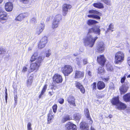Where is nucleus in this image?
Wrapping results in <instances>:
<instances>
[{"label":"nucleus","instance_id":"58","mask_svg":"<svg viewBox=\"0 0 130 130\" xmlns=\"http://www.w3.org/2000/svg\"><path fill=\"white\" fill-rule=\"evenodd\" d=\"M109 79V78L108 77L104 78L103 79V80L105 82H107L108 81Z\"/></svg>","mask_w":130,"mask_h":130},{"label":"nucleus","instance_id":"26","mask_svg":"<svg viewBox=\"0 0 130 130\" xmlns=\"http://www.w3.org/2000/svg\"><path fill=\"white\" fill-rule=\"evenodd\" d=\"M33 80V77L30 76L28 79L27 82V85L28 87H30L31 85Z\"/></svg>","mask_w":130,"mask_h":130},{"label":"nucleus","instance_id":"9","mask_svg":"<svg viewBox=\"0 0 130 130\" xmlns=\"http://www.w3.org/2000/svg\"><path fill=\"white\" fill-rule=\"evenodd\" d=\"M40 66V64L36 62L31 63L30 64V69L29 70V72H31L34 70H37Z\"/></svg>","mask_w":130,"mask_h":130},{"label":"nucleus","instance_id":"31","mask_svg":"<svg viewBox=\"0 0 130 130\" xmlns=\"http://www.w3.org/2000/svg\"><path fill=\"white\" fill-rule=\"evenodd\" d=\"M44 58V56H39L37 57L36 62L41 65V63L43 61Z\"/></svg>","mask_w":130,"mask_h":130},{"label":"nucleus","instance_id":"24","mask_svg":"<svg viewBox=\"0 0 130 130\" xmlns=\"http://www.w3.org/2000/svg\"><path fill=\"white\" fill-rule=\"evenodd\" d=\"M38 55V53L37 52H35L33 55L31 56L30 58V61L31 62L35 61L37 60Z\"/></svg>","mask_w":130,"mask_h":130},{"label":"nucleus","instance_id":"21","mask_svg":"<svg viewBox=\"0 0 130 130\" xmlns=\"http://www.w3.org/2000/svg\"><path fill=\"white\" fill-rule=\"evenodd\" d=\"M82 58L81 57H77L76 58V62L77 64L79 67H81L82 66Z\"/></svg>","mask_w":130,"mask_h":130},{"label":"nucleus","instance_id":"44","mask_svg":"<svg viewBox=\"0 0 130 130\" xmlns=\"http://www.w3.org/2000/svg\"><path fill=\"white\" fill-rule=\"evenodd\" d=\"M101 1L108 5H109L110 4V1L107 0H102Z\"/></svg>","mask_w":130,"mask_h":130},{"label":"nucleus","instance_id":"48","mask_svg":"<svg viewBox=\"0 0 130 130\" xmlns=\"http://www.w3.org/2000/svg\"><path fill=\"white\" fill-rule=\"evenodd\" d=\"M47 87V85H45L42 89L41 92H42V93H44Z\"/></svg>","mask_w":130,"mask_h":130},{"label":"nucleus","instance_id":"14","mask_svg":"<svg viewBox=\"0 0 130 130\" xmlns=\"http://www.w3.org/2000/svg\"><path fill=\"white\" fill-rule=\"evenodd\" d=\"M45 25L44 24H40L36 29V33L39 35L43 31Z\"/></svg>","mask_w":130,"mask_h":130},{"label":"nucleus","instance_id":"41","mask_svg":"<svg viewBox=\"0 0 130 130\" xmlns=\"http://www.w3.org/2000/svg\"><path fill=\"white\" fill-rule=\"evenodd\" d=\"M57 106L56 104L54 105L52 107L53 112L55 113L56 112L57 109Z\"/></svg>","mask_w":130,"mask_h":130},{"label":"nucleus","instance_id":"60","mask_svg":"<svg viewBox=\"0 0 130 130\" xmlns=\"http://www.w3.org/2000/svg\"><path fill=\"white\" fill-rule=\"evenodd\" d=\"M127 60L128 64L130 66V57H128L127 58Z\"/></svg>","mask_w":130,"mask_h":130},{"label":"nucleus","instance_id":"16","mask_svg":"<svg viewBox=\"0 0 130 130\" xmlns=\"http://www.w3.org/2000/svg\"><path fill=\"white\" fill-rule=\"evenodd\" d=\"M84 72L76 71L75 73L74 78H82L84 77Z\"/></svg>","mask_w":130,"mask_h":130},{"label":"nucleus","instance_id":"57","mask_svg":"<svg viewBox=\"0 0 130 130\" xmlns=\"http://www.w3.org/2000/svg\"><path fill=\"white\" fill-rule=\"evenodd\" d=\"M64 101V99L62 98L60 99L59 100V103L61 104H62L63 103Z\"/></svg>","mask_w":130,"mask_h":130},{"label":"nucleus","instance_id":"34","mask_svg":"<svg viewBox=\"0 0 130 130\" xmlns=\"http://www.w3.org/2000/svg\"><path fill=\"white\" fill-rule=\"evenodd\" d=\"M47 42V38L46 36H44L43 37L40 41L41 43H43L44 44H46Z\"/></svg>","mask_w":130,"mask_h":130},{"label":"nucleus","instance_id":"15","mask_svg":"<svg viewBox=\"0 0 130 130\" xmlns=\"http://www.w3.org/2000/svg\"><path fill=\"white\" fill-rule=\"evenodd\" d=\"M28 16L27 13H24L20 14L15 18L16 21H21L24 19Z\"/></svg>","mask_w":130,"mask_h":130},{"label":"nucleus","instance_id":"46","mask_svg":"<svg viewBox=\"0 0 130 130\" xmlns=\"http://www.w3.org/2000/svg\"><path fill=\"white\" fill-rule=\"evenodd\" d=\"M36 20L35 18H33L30 20V22L33 23H36Z\"/></svg>","mask_w":130,"mask_h":130},{"label":"nucleus","instance_id":"3","mask_svg":"<svg viewBox=\"0 0 130 130\" xmlns=\"http://www.w3.org/2000/svg\"><path fill=\"white\" fill-rule=\"evenodd\" d=\"M111 102L113 104L116 105L117 108L119 109H124L126 108L125 104L119 102L118 96L113 98Z\"/></svg>","mask_w":130,"mask_h":130},{"label":"nucleus","instance_id":"11","mask_svg":"<svg viewBox=\"0 0 130 130\" xmlns=\"http://www.w3.org/2000/svg\"><path fill=\"white\" fill-rule=\"evenodd\" d=\"M72 7V6L69 4H64L62 7V14L63 16H65L67 14L68 10Z\"/></svg>","mask_w":130,"mask_h":130},{"label":"nucleus","instance_id":"23","mask_svg":"<svg viewBox=\"0 0 130 130\" xmlns=\"http://www.w3.org/2000/svg\"><path fill=\"white\" fill-rule=\"evenodd\" d=\"M124 100L126 102H130V93L124 95L123 97Z\"/></svg>","mask_w":130,"mask_h":130},{"label":"nucleus","instance_id":"56","mask_svg":"<svg viewBox=\"0 0 130 130\" xmlns=\"http://www.w3.org/2000/svg\"><path fill=\"white\" fill-rule=\"evenodd\" d=\"M7 89L6 88V87L5 92V100H6V102H7V97H8V96H7L8 94H7Z\"/></svg>","mask_w":130,"mask_h":130},{"label":"nucleus","instance_id":"7","mask_svg":"<svg viewBox=\"0 0 130 130\" xmlns=\"http://www.w3.org/2000/svg\"><path fill=\"white\" fill-rule=\"evenodd\" d=\"M76 126L75 125L70 122H68L65 125V130H76Z\"/></svg>","mask_w":130,"mask_h":130},{"label":"nucleus","instance_id":"5","mask_svg":"<svg viewBox=\"0 0 130 130\" xmlns=\"http://www.w3.org/2000/svg\"><path fill=\"white\" fill-rule=\"evenodd\" d=\"M129 88V84L125 83L122 85L119 88V90L121 94H124L127 91Z\"/></svg>","mask_w":130,"mask_h":130},{"label":"nucleus","instance_id":"1","mask_svg":"<svg viewBox=\"0 0 130 130\" xmlns=\"http://www.w3.org/2000/svg\"><path fill=\"white\" fill-rule=\"evenodd\" d=\"M100 30L99 27L89 29L87 35L83 39L84 45L86 47H92L98 38L97 37H93L90 33L94 32L99 35L100 34Z\"/></svg>","mask_w":130,"mask_h":130},{"label":"nucleus","instance_id":"38","mask_svg":"<svg viewBox=\"0 0 130 130\" xmlns=\"http://www.w3.org/2000/svg\"><path fill=\"white\" fill-rule=\"evenodd\" d=\"M109 28L107 29V31H106L105 32L106 33L107 31H109V30L111 31H113V25L112 24H110L109 26Z\"/></svg>","mask_w":130,"mask_h":130},{"label":"nucleus","instance_id":"49","mask_svg":"<svg viewBox=\"0 0 130 130\" xmlns=\"http://www.w3.org/2000/svg\"><path fill=\"white\" fill-rule=\"evenodd\" d=\"M14 100L15 101V105H16L17 104V103L18 97L17 94L15 95L14 94Z\"/></svg>","mask_w":130,"mask_h":130},{"label":"nucleus","instance_id":"25","mask_svg":"<svg viewBox=\"0 0 130 130\" xmlns=\"http://www.w3.org/2000/svg\"><path fill=\"white\" fill-rule=\"evenodd\" d=\"M59 23L58 21L54 20L52 25V28L54 29L58 27L59 25Z\"/></svg>","mask_w":130,"mask_h":130},{"label":"nucleus","instance_id":"6","mask_svg":"<svg viewBox=\"0 0 130 130\" xmlns=\"http://www.w3.org/2000/svg\"><path fill=\"white\" fill-rule=\"evenodd\" d=\"M53 79L54 82L56 84L61 83L63 80L62 76L57 73L54 75Z\"/></svg>","mask_w":130,"mask_h":130},{"label":"nucleus","instance_id":"30","mask_svg":"<svg viewBox=\"0 0 130 130\" xmlns=\"http://www.w3.org/2000/svg\"><path fill=\"white\" fill-rule=\"evenodd\" d=\"M105 73L103 67H99L98 69V73L100 75H103Z\"/></svg>","mask_w":130,"mask_h":130},{"label":"nucleus","instance_id":"39","mask_svg":"<svg viewBox=\"0 0 130 130\" xmlns=\"http://www.w3.org/2000/svg\"><path fill=\"white\" fill-rule=\"evenodd\" d=\"M45 44H44L43 43L40 42L38 45V48L40 49L43 48L45 46Z\"/></svg>","mask_w":130,"mask_h":130},{"label":"nucleus","instance_id":"64","mask_svg":"<svg viewBox=\"0 0 130 130\" xmlns=\"http://www.w3.org/2000/svg\"><path fill=\"white\" fill-rule=\"evenodd\" d=\"M108 117L109 118H112V115H109Z\"/></svg>","mask_w":130,"mask_h":130},{"label":"nucleus","instance_id":"55","mask_svg":"<svg viewBox=\"0 0 130 130\" xmlns=\"http://www.w3.org/2000/svg\"><path fill=\"white\" fill-rule=\"evenodd\" d=\"M96 83L95 82H94L92 85V86H93V90H95L96 89Z\"/></svg>","mask_w":130,"mask_h":130},{"label":"nucleus","instance_id":"29","mask_svg":"<svg viewBox=\"0 0 130 130\" xmlns=\"http://www.w3.org/2000/svg\"><path fill=\"white\" fill-rule=\"evenodd\" d=\"M98 23V22L97 21L91 19L88 20L87 22V24L89 25H90Z\"/></svg>","mask_w":130,"mask_h":130},{"label":"nucleus","instance_id":"28","mask_svg":"<svg viewBox=\"0 0 130 130\" xmlns=\"http://www.w3.org/2000/svg\"><path fill=\"white\" fill-rule=\"evenodd\" d=\"M93 6L96 8H103L104 6L103 4L101 3H96L93 4Z\"/></svg>","mask_w":130,"mask_h":130},{"label":"nucleus","instance_id":"59","mask_svg":"<svg viewBox=\"0 0 130 130\" xmlns=\"http://www.w3.org/2000/svg\"><path fill=\"white\" fill-rule=\"evenodd\" d=\"M54 93V92H53L52 90L51 91H49L48 92L49 94L51 96Z\"/></svg>","mask_w":130,"mask_h":130},{"label":"nucleus","instance_id":"32","mask_svg":"<svg viewBox=\"0 0 130 130\" xmlns=\"http://www.w3.org/2000/svg\"><path fill=\"white\" fill-rule=\"evenodd\" d=\"M81 118V115L78 113H76L74 115V118L76 120L79 121Z\"/></svg>","mask_w":130,"mask_h":130},{"label":"nucleus","instance_id":"17","mask_svg":"<svg viewBox=\"0 0 130 130\" xmlns=\"http://www.w3.org/2000/svg\"><path fill=\"white\" fill-rule=\"evenodd\" d=\"M5 8L7 11H10L12 10L13 8V5L11 2L6 3L5 5Z\"/></svg>","mask_w":130,"mask_h":130},{"label":"nucleus","instance_id":"10","mask_svg":"<svg viewBox=\"0 0 130 130\" xmlns=\"http://www.w3.org/2000/svg\"><path fill=\"white\" fill-rule=\"evenodd\" d=\"M97 51L100 53L103 52L105 50L104 44L102 42H99L97 44L96 47Z\"/></svg>","mask_w":130,"mask_h":130},{"label":"nucleus","instance_id":"45","mask_svg":"<svg viewBox=\"0 0 130 130\" xmlns=\"http://www.w3.org/2000/svg\"><path fill=\"white\" fill-rule=\"evenodd\" d=\"M46 56L47 57H49L51 54V51L50 50H48L46 53Z\"/></svg>","mask_w":130,"mask_h":130},{"label":"nucleus","instance_id":"43","mask_svg":"<svg viewBox=\"0 0 130 130\" xmlns=\"http://www.w3.org/2000/svg\"><path fill=\"white\" fill-rule=\"evenodd\" d=\"M107 69L108 71H112L113 70V67L111 65H108L107 66Z\"/></svg>","mask_w":130,"mask_h":130},{"label":"nucleus","instance_id":"27","mask_svg":"<svg viewBox=\"0 0 130 130\" xmlns=\"http://www.w3.org/2000/svg\"><path fill=\"white\" fill-rule=\"evenodd\" d=\"M88 12L90 14H97L98 15H101V13L98 11L93 10H90Z\"/></svg>","mask_w":130,"mask_h":130},{"label":"nucleus","instance_id":"54","mask_svg":"<svg viewBox=\"0 0 130 130\" xmlns=\"http://www.w3.org/2000/svg\"><path fill=\"white\" fill-rule=\"evenodd\" d=\"M27 70V68L25 66H24L22 70V72H25Z\"/></svg>","mask_w":130,"mask_h":130},{"label":"nucleus","instance_id":"61","mask_svg":"<svg viewBox=\"0 0 130 130\" xmlns=\"http://www.w3.org/2000/svg\"><path fill=\"white\" fill-rule=\"evenodd\" d=\"M44 94V93H42V92H41V93L39 95V98L40 99L41 98V97L42 95H43Z\"/></svg>","mask_w":130,"mask_h":130},{"label":"nucleus","instance_id":"47","mask_svg":"<svg viewBox=\"0 0 130 130\" xmlns=\"http://www.w3.org/2000/svg\"><path fill=\"white\" fill-rule=\"evenodd\" d=\"M47 87V85H45L42 89L41 92H42V93H44Z\"/></svg>","mask_w":130,"mask_h":130},{"label":"nucleus","instance_id":"8","mask_svg":"<svg viewBox=\"0 0 130 130\" xmlns=\"http://www.w3.org/2000/svg\"><path fill=\"white\" fill-rule=\"evenodd\" d=\"M7 19V14L2 11H0V21L2 23L6 22Z\"/></svg>","mask_w":130,"mask_h":130},{"label":"nucleus","instance_id":"53","mask_svg":"<svg viewBox=\"0 0 130 130\" xmlns=\"http://www.w3.org/2000/svg\"><path fill=\"white\" fill-rule=\"evenodd\" d=\"M126 79V77L125 76H124L121 78V82L122 83H123L124 82L125 80Z\"/></svg>","mask_w":130,"mask_h":130},{"label":"nucleus","instance_id":"12","mask_svg":"<svg viewBox=\"0 0 130 130\" xmlns=\"http://www.w3.org/2000/svg\"><path fill=\"white\" fill-rule=\"evenodd\" d=\"M84 112L85 115L86 117L87 120H89V124H91L93 123V121L91 119L89 113V110L87 108H85L84 110Z\"/></svg>","mask_w":130,"mask_h":130},{"label":"nucleus","instance_id":"52","mask_svg":"<svg viewBox=\"0 0 130 130\" xmlns=\"http://www.w3.org/2000/svg\"><path fill=\"white\" fill-rule=\"evenodd\" d=\"M109 88L110 89H114L115 87H114V85L112 83H111L110 84Z\"/></svg>","mask_w":130,"mask_h":130},{"label":"nucleus","instance_id":"22","mask_svg":"<svg viewBox=\"0 0 130 130\" xmlns=\"http://www.w3.org/2000/svg\"><path fill=\"white\" fill-rule=\"evenodd\" d=\"M98 88L100 90L103 89L105 87V85L104 83L101 81H99L97 84Z\"/></svg>","mask_w":130,"mask_h":130},{"label":"nucleus","instance_id":"36","mask_svg":"<svg viewBox=\"0 0 130 130\" xmlns=\"http://www.w3.org/2000/svg\"><path fill=\"white\" fill-rule=\"evenodd\" d=\"M47 123H49L51 122V120L53 118V116L51 114L49 113L48 115Z\"/></svg>","mask_w":130,"mask_h":130},{"label":"nucleus","instance_id":"62","mask_svg":"<svg viewBox=\"0 0 130 130\" xmlns=\"http://www.w3.org/2000/svg\"><path fill=\"white\" fill-rule=\"evenodd\" d=\"M87 74L89 76H91L92 73L91 72L89 71L87 72Z\"/></svg>","mask_w":130,"mask_h":130},{"label":"nucleus","instance_id":"40","mask_svg":"<svg viewBox=\"0 0 130 130\" xmlns=\"http://www.w3.org/2000/svg\"><path fill=\"white\" fill-rule=\"evenodd\" d=\"M45 44H44L43 43L40 42L38 45V48L40 49L43 48L45 46Z\"/></svg>","mask_w":130,"mask_h":130},{"label":"nucleus","instance_id":"19","mask_svg":"<svg viewBox=\"0 0 130 130\" xmlns=\"http://www.w3.org/2000/svg\"><path fill=\"white\" fill-rule=\"evenodd\" d=\"M75 84L76 87L79 89L82 93H85V89L80 83L79 82H76Z\"/></svg>","mask_w":130,"mask_h":130},{"label":"nucleus","instance_id":"37","mask_svg":"<svg viewBox=\"0 0 130 130\" xmlns=\"http://www.w3.org/2000/svg\"><path fill=\"white\" fill-rule=\"evenodd\" d=\"M70 118L69 115H66L64 117L62 120V121L63 123H64L66 121L70 120Z\"/></svg>","mask_w":130,"mask_h":130},{"label":"nucleus","instance_id":"18","mask_svg":"<svg viewBox=\"0 0 130 130\" xmlns=\"http://www.w3.org/2000/svg\"><path fill=\"white\" fill-rule=\"evenodd\" d=\"M67 100L70 105H72L74 106H76L75 99L73 96L71 95L67 99Z\"/></svg>","mask_w":130,"mask_h":130},{"label":"nucleus","instance_id":"35","mask_svg":"<svg viewBox=\"0 0 130 130\" xmlns=\"http://www.w3.org/2000/svg\"><path fill=\"white\" fill-rule=\"evenodd\" d=\"M61 15L58 14L56 15L55 17V18L54 20H56L58 22H59L61 20Z\"/></svg>","mask_w":130,"mask_h":130},{"label":"nucleus","instance_id":"63","mask_svg":"<svg viewBox=\"0 0 130 130\" xmlns=\"http://www.w3.org/2000/svg\"><path fill=\"white\" fill-rule=\"evenodd\" d=\"M50 17H48V18H47L46 19V21H48L50 20Z\"/></svg>","mask_w":130,"mask_h":130},{"label":"nucleus","instance_id":"13","mask_svg":"<svg viewBox=\"0 0 130 130\" xmlns=\"http://www.w3.org/2000/svg\"><path fill=\"white\" fill-rule=\"evenodd\" d=\"M97 60L99 63L101 65H104L106 62V59L103 55H100L97 57Z\"/></svg>","mask_w":130,"mask_h":130},{"label":"nucleus","instance_id":"42","mask_svg":"<svg viewBox=\"0 0 130 130\" xmlns=\"http://www.w3.org/2000/svg\"><path fill=\"white\" fill-rule=\"evenodd\" d=\"M82 60V66L88 63L87 59V58L84 59Z\"/></svg>","mask_w":130,"mask_h":130},{"label":"nucleus","instance_id":"50","mask_svg":"<svg viewBox=\"0 0 130 130\" xmlns=\"http://www.w3.org/2000/svg\"><path fill=\"white\" fill-rule=\"evenodd\" d=\"M20 1L24 4H27L28 3L29 0H20Z\"/></svg>","mask_w":130,"mask_h":130},{"label":"nucleus","instance_id":"33","mask_svg":"<svg viewBox=\"0 0 130 130\" xmlns=\"http://www.w3.org/2000/svg\"><path fill=\"white\" fill-rule=\"evenodd\" d=\"M88 17L90 18H92L96 19H100V17L98 15L93 14H89L87 15Z\"/></svg>","mask_w":130,"mask_h":130},{"label":"nucleus","instance_id":"4","mask_svg":"<svg viewBox=\"0 0 130 130\" xmlns=\"http://www.w3.org/2000/svg\"><path fill=\"white\" fill-rule=\"evenodd\" d=\"M61 71L65 76H68L73 71L72 67L69 64H66L61 67Z\"/></svg>","mask_w":130,"mask_h":130},{"label":"nucleus","instance_id":"51","mask_svg":"<svg viewBox=\"0 0 130 130\" xmlns=\"http://www.w3.org/2000/svg\"><path fill=\"white\" fill-rule=\"evenodd\" d=\"M31 124L30 122L28 123L27 125V129L28 130H31L32 128L31 127Z\"/></svg>","mask_w":130,"mask_h":130},{"label":"nucleus","instance_id":"20","mask_svg":"<svg viewBox=\"0 0 130 130\" xmlns=\"http://www.w3.org/2000/svg\"><path fill=\"white\" fill-rule=\"evenodd\" d=\"M80 129L82 130H89L88 124L85 122H82L80 124Z\"/></svg>","mask_w":130,"mask_h":130},{"label":"nucleus","instance_id":"2","mask_svg":"<svg viewBox=\"0 0 130 130\" xmlns=\"http://www.w3.org/2000/svg\"><path fill=\"white\" fill-rule=\"evenodd\" d=\"M124 55L123 52L119 51L115 54V63L116 64H120L124 60Z\"/></svg>","mask_w":130,"mask_h":130}]
</instances>
